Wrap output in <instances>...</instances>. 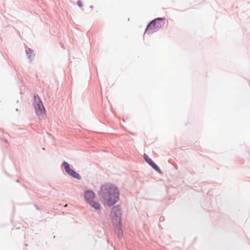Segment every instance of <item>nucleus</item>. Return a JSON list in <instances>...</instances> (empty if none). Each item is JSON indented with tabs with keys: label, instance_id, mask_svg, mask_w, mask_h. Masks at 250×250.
Wrapping results in <instances>:
<instances>
[{
	"label": "nucleus",
	"instance_id": "6",
	"mask_svg": "<svg viewBox=\"0 0 250 250\" xmlns=\"http://www.w3.org/2000/svg\"><path fill=\"white\" fill-rule=\"evenodd\" d=\"M144 158L146 162L149 164L155 170L160 172L161 170L160 168L153 162V161L149 158L146 154L144 155Z\"/></svg>",
	"mask_w": 250,
	"mask_h": 250
},
{
	"label": "nucleus",
	"instance_id": "8",
	"mask_svg": "<svg viewBox=\"0 0 250 250\" xmlns=\"http://www.w3.org/2000/svg\"><path fill=\"white\" fill-rule=\"evenodd\" d=\"M63 166H64L65 170L66 172L71 169L69 167V165L66 162H63Z\"/></svg>",
	"mask_w": 250,
	"mask_h": 250
},
{
	"label": "nucleus",
	"instance_id": "11",
	"mask_svg": "<svg viewBox=\"0 0 250 250\" xmlns=\"http://www.w3.org/2000/svg\"><path fill=\"white\" fill-rule=\"evenodd\" d=\"M90 8H93V6H90Z\"/></svg>",
	"mask_w": 250,
	"mask_h": 250
},
{
	"label": "nucleus",
	"instance_id": "10",
	"mask_svg": "<svg viewBox=\"0 0 250 250\" xmlns=\"http://www.w3.org/2000/svg\"><path fill=\"white\" fill-rule=\"evenodd\" d=\"M78 3L79 6H82V2L81 1H78Z\"/></svg>",
	"mask_w": 250,
	"mask_h": 250
},
{
	"label": "nucleus",
	"instance_id": "3",
	"mask_svg": "<svg viewBox=\"0 0 250 250\" xmlns=\"http://www.w3.org/2000/svg\"><path fill=\"white\" fill-rule=\"evenodd\" d=\"M121 212L120 209L117 207L112 208L111 212V217L112 223L117 227H120L121 226Z\"/></svg>",
	"mask_w": 250,
	"mask_h": 250
},
{
	"label": "nucleus",
	"instance_id": "9",
	"mask_svg": "<svg viewBox=\"0 0 250 250\" xmlns=\"http://www.w3.org/2000/svg\"><path fill=\"white\" fill-rule=\"evenodd\" d=\"M63 166H64L65 170L66 172L71 169L69 167V165L66 162H63Z\"/></svg>",
	"mask_w": 250,
	"mask_h": 250
},
{
	"label": "nucleus",
	"instance_id": "7",
	"mask_svg": "<svg viewBox=\"0 0 250 250\" xmlns=\"http://www.w3.org/2000/svg\"><path fill=\"white\" fill-rule=\"evenodd\" d=\"M67 173L70 176L77 178V179H80L81 176L80 175L77 173L76 172H75L73 169H70L67 172Z\"/></svg>",
	"mask_w": 250,
	"mask_h": 250
},
{
	"label": "nucleus",
	"instance_id": "2",
	"mask_svg": "<svg viewBox=\"0 0 250 250\" xmlns=\"http://www.w3.org/2000/svg\"><path fill=\"white\" fill-rule=\"evenodd\" d=\"M84 198L86 202L90 206L96 210H99L101 208V205L98 202L95 201V194L91 190L85 191Z\"/></svg>",
	"mask_w": 250,
	"mask_h": 250
},
{
	"label": "nucleus",
	"instance_id": "1",
	"mask_svg": "<svg viewBox=\"0 0 250 250\" xmlns=\"http://www.w3.org/2000/svg\"><path fill=\"white\" fill-rule=\"evenodd\" d=\"M99 195L104 205L111 206L119 200V191L114 185L106 184L101 187Z\"/></svg>",
	"mask_w": 250,
	"mask_h": 250
},
{
	"label": "nucleus",
	"instance_id": "4",
	"mask_svg": "<svg viewBox=\"0 0 250 250\" xmlns=\"http://www.w3.org/2000/svg\"><path fill=\"white\" fill-rule=\"evenodd\" d=\"M34 108L38 115H42L44 112L43 105L38 96H34Z\"/></svg>",
	"mask_w": 250,
	"mask_h": 250
},
{
	"label": "nucleus",
	"instance_id": "5",
	"mask_svg": "<svg viewBox=\"0 0 250 250\" xmlns=\"http://www.w3.org/2000/svg\"><path fill=\"white\" fill-rule=\"evenodd\" d=\"M164 19L162 18L156 19L152 21L147 26L146 30H152L155 31L161 28L163 25Z\"/></svg>",
	"mask_w": 250,
	"mask_h": 250
}]
</instances>
